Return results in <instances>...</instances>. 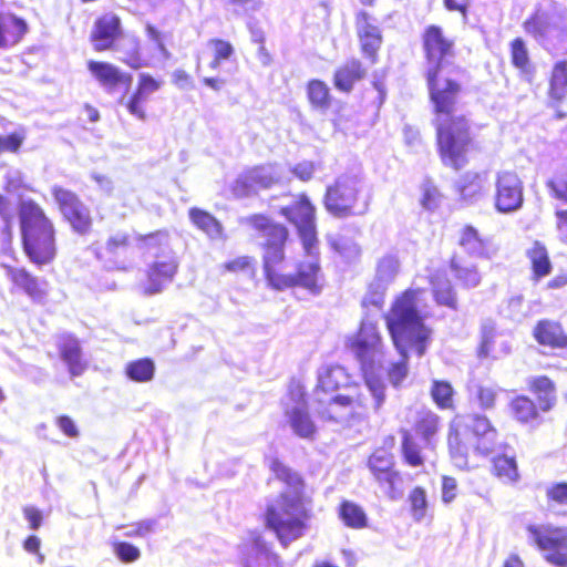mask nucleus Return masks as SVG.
<instances>
[{"mask_svg":"<svg viewBox=\"0 0 567 567\" xmlns=\"http://www.w3.org/2000/svg\"><path fill=\"white\" fill-rule=\"evenodd\" d=\"M426 292L410 289L399 297L386 316V326L400 358L384 368V351L380 332L370 320L361 322L360 330L347 341V347L359 361L367 388L373 396V409L379 411L385 400L386 385L399 386L408 375V352L423 355L430 342L431 330L424 324L429 316Z\"/></svg>","mask_w":567,"mask_h":567,"instance_id":"nucleus-1","label":"nucleus"},{"mask_svg":"<svg viewBox=\"0 0 567 567\" xmlns=\"http://www.w3.org/2000/svg\"><path fill=\"white\" fill-rule=\"evenodd\" d=\"M424 49L440 156L444 165L460 169L467 162L472 137L468 121L456 111L460 85L442 74L453 55V42L443 35L440 28L432 25L424 34Z\"/></svg>","mask_w":567,"mask_h":567,"instance_id":"nucleus-2","label":"nucleus"},{"mask_svg":"<svg viewBox=\"0 0 567 567\" xmlns=\"http://www.w3.org/2000/svg\"><path fill=\"white\" fill-rule=\"evenodd\" d=\"M313 400L316 411L327 421L351 425L364 415L367 398L352 386L350 374L341 365H323L318 370Z\"/></svg>","mask_w":567,"mask_h":567,"instance_id":"nucleus-3","label":"nucleus"},{"mask_svg":"<svg viewBox=\"0 0 567 567\" xmlns=\"http://www.w3.org/2000/svg\"><path fill=\"white\" fill-rule=\"evenodd\" d=\"M271 470L289 491L267 509V524L274 529L284 546L299 538L305 529L306 508L300 498L301 480L299 475L279 461H272Z\"/></svg>","mask_w":567,"mask_h":567,"instance_id":"nucleus-4","label":"nucleus"},{"mask_svg":"<svg viewBox=\"0 0 567 567\" xmlns=\"http://www.w3.org/2000/svg\"><path fill=\"white\" fill-rule=\"evenodd\" d=\"M281 214L297 228L308 256V260L298 266L297 275H288L292 279L290 287L300 286L316 292L320 289V267L317 258L315 207L302 195L293 204L282 207Z\"/></svg>","mask_w":567,"mask_h":567,"instance_id":"nucleus-5","label":"nucleus"},{"mask_svg":"<svg viewBox=\"0 0 567 567\" xmlns=\"http://www.w3.org/2000/svg\"><path fill=\"white\" fill-rule=\"evenodd\" d=\"M473 440L475 452L488 455L495 450L497 432L486 416H456L451 423L449 449L457 467H467L468 444Z\"/></svg>","mask_w":567,"mask_h":567,"instance_id":"nucleus-6","label":"nucleus"},{"mask_svg":"<svg viewBox=\"0 0 567 567\" xmlns=\"http://www.w3.org/2000/svg\"><path fill=\"white\" fill-rule=\"evenodd\" d=\"M23 247L37 265L51 262L56 254L54 229L42 209L33 203H23L20 213Z\"/></svg>","mask_w":567,"mask_h":567,"instance_id":"nucleus-7","label":"nucleus"},{"mask_svg":"<svg viewBox=\"0 0 567 567\" xmlns=\"http://www.w3.org/2000/svg\"><path fill=\"white\" fill-rule=\"evenodd\" d=\"M251 224L256 229L262 230L266 237L264 244V270L269 285L277 290L290 288L292 279L275 270V266L285 258L284 244L288 237L287 229L281 225L270 224L264 216H254Z\"/></svg>","mask_w":567,"mask_h":567,"instance_id":"nucleus-8","label":"nucleus"},{"mask_svg":"<svg viewBox=\"0 0 567 567\" xmlns=\"http://www.w3.org/2000/svg\"><path fill=\"white\" fill-rule=\"evenodd\" d=\"M527 530L530 542L544 551L548 563L567 567V528L529 526Z\"/></svg>","mask_w":567,"mask_h":567,"instance_id":"nucleus-9","label":"nucleus"},{"mask_svg":"<svg viewBox=\"0 0 567 567\" xmlns=\"http://www.w3.org/2000/svg\"><path fill=\"white\" fill-rule=\"evenodd\" d=\"M524 27L538 41L551 42L567 50V21L561 16L539 10Z\"/></svg>","mask_w":567,"mask_h":567,"instance_id":"nucleus-10","label":"nucleus"},{"mask_svg":"<svg viewBox=\"0 0 567 567\" xmlns=\"http://www.w3.org/2000/svg\"><path fill=\"white\" fill-rule=\"evenodd\" d=\"M524 202L523 182L511 171L498 172L495 178V208L499 213L518 210Z\"/></svg>","mask_w":567,"mask_h":567,"instance_id":"nucleus-11","label":"nucleus"},{"mask_svg":"<svg viewBox=\"0 0 567 567\" xmlns=\"http://www.w3.org/2000/svg\"><path fill=\"white\" fill-rule=\"evenodd\" d=\"M359 192V179L355 176H341L334 186L327 189L326 208L336 216L351 213Z\"/></svg>","mask_w":567,"mask_h":567,"instance_id":"nucleus-12","label":"nucleus"},{"mask_svg":"<svg viewBox=\"0 0 567 567\" xmlns=\"http://www.w3.org/2000/svg\"><path fill=\"white\" fill-rule=\"evenodd\" d=\"M279 173L274 165L256 166L243 172L233 185V193L237 197H247L260 189L269 188L279 181Z\"/></svg>","mask_w":567,"mask_h":567,"instance_id":"nucleus-13","label":"nucleus"},{"mask_svg":"<svg viewBox=\"0 0 567 567\" xmlns=\"http://www.w3.org/2000/svg\"><path fill=\"white\" fill-rule=\"evenodd\" d=\"M53 195L63 216L70 221L73 229L79 234L87 233L92 225V218L90 209L79 197L61 187H54Z\"/></svg>","mask_w":567,"mask_h":567,"instance_id":"nucleus-14","label":"nucleus"},{"mask_svg":"<svg viewBox=\"0 0 567 567\" xmlns=\"http://www.w3.org/2000/svg\"><path fill=\"white\" fill-rule=\"evenodd\" d=\"M178 269V261L174 256H164L155 260L146 271V281L142 289L145 296L161 293L169 285Z\"/></svg>","mask_w":567,"mask_h":567,"instance_id":"nucleus-15","label":"nucleus"},{"mask_svg":"<svg viewBox=\"0 0 567 567\" xmlns=\"http://www.w3.org/2000/svg\"><path fill=\"white\" fill-rule=\"evenodd\" d=\"M292 406H288L286 415L292 431L300 437L311 439L316 426L307 411V405L301 391L291 392Z\"/></svg>","mask_w":567,"mask_h":567,"instance_id":"nucleus-16","label":"nucleus"},{"mask_svg":"<svg viewBox=\"0 0 567 567\" xmlns=\"http://www.w3.org/2000/svg\"><path fill=\"white\" fill-rule=\"evenodd\" d=\"M87 69L109 92L114 91L121 85L125 86L126 90L131 86L132 75L122 72L111 63L89 61Z\"/></svg>","mask_w":567,"mask_h":567,"instance_id":"nucleus-17","label":"nucleus"},{"mask_svg":"<svg viewBox=\"0 0 567 567\" xmlns=\"http://www.w3.org/2000/svg\"><path fill=\"white\" fill-rule=\"evenodd\" d=\"M355 28L363 53L373 59L382 40L380 30L374 24V18L365 11H359L355 18Z\"/></svg>","mask_w":567,"mask_h":567,"instance_id":"nucleus-18","label":"nucleus"},{"mask_svg":"<svg viewBox=\"0 0 567 567\" xmlns=\"http://www.w3.org/2000/svg\"><path fill=\"white\" fill-rule=\"evenodd\" d=\"M138 86L136 92L132 95V97L125 102V97L121 99V104H125L128 112L136 116L137 118L144 121L146 115L145 111L142 107V103L147 101V99L159 90L162 82L155 80L147 73H141L138 75Z\"/></svg>","mask_w":567,"mask_h":567,"instance_id":"nucleus-19","label":"nucleus"},{"mask_svg":"<svg viewBox=\"0 0 567 567\" xmlns=\"http://www.w3.org/2000/svg\"><path fill=\"white\" fill-rule=\"evenodd\" d=\"M60 357L68 365L71 377L81 375L87 368L80 342L72 336H61L58 341Z\"/></svg>","mask_w":567,"mask_h":567,"instance_id":"nucleus-20","label":"nucleus"},{"mask_svg":"<svg viewBox=\"0 0 567 567\" xmlns=\"http://www.w3.org/2000/svg\"><path fill=\"white\" fill-rule=\"evenodd\" d=\"M120 33V19L114 14H105L95 23L92 41L96 51L111 48Z\"/></svg>","mask_w":567,"mask_h":567,"instance_id":"nucleus-21","label":"nucleus"},{"mask_svg":"<svg viewBox=\"0 0 567 567\" xmlns=\"http://www.w3.org/2000/svg\"><path fill=\"white\" fill-rule=\"evenodd\" d=\"M487 172H467L457 184L460 196L465 200H476L489 189Z\"/></svg>","mask_w":567,"mask_h":567,"instance_id":"nucleus-22","label":"nucleus"},{"mask_svg":"<svg viewBox=\"0 0 567 567\" xmlns=\"http://www.w3.org/2000/svg\"><path fill=\"white\" fill-rule=\"evenodd\" d=\"M27 30L28 25L22 19L0 12V48L17 44L25 34Z\"/></svg>","mask_w":567,"mask_h":567,"instance_id":"nucleus-23","label":"nucleus"},{"mask_svg":"<svg viewBox=\"0 0 567 567\" xmlns=\"http://www.w3.org/2000/svg\"><path fill=\"white\" fill-rule=\"evenodd\" d=\"M6 274L12 282L24 290V292L34 300L43 298L45 291L39 280L31 276L25 269L4 266Z\"/></svg>","mask_w":567,"mask_h":567,"instance_id":"nucleus-24","label":"nucleus"},{"mask_svg":"<svg viewBox=\"0 0 567 567\" xmlns=\"http://www.w3.org/2000/svg\"><path fill=\"white\" fill-rule=\"evenodd\" d=\"M534 336L544 346L551 348H564L567 346V336L561 327L553 321H540L534 330Z\"/></svg>","mask_w":567,"mask_h":567,"instance_id":"nucleus-25","label":"nucleus"},{"mask_svg":"<svg viewBox=\"0 0 567 567\" xmlns=\"http://www.w3.org/2000/svg\"><path fill=\"white\" fill-rule=\"evenodd\" d=\"M365 75V70L360 61L350 60L340 66L334 73V85L338 90L350 92L353 84Z\"/></svg>","mask_w":567,"mask_h":567,"instance_id":"nucleus-26","label":"nucleus"},{"mask_svg":"<svg viewBox=\"0 0 567 567\" xmlns=\"http://www.w3.org/2000/svg\"><path fill=\"white\" fill-rule=\"evenodd\" d=\"M440 417L430 410H422L417 413L415 432L425 442L426 447H434L433 437L439 431Z\"/></svg>","mask_w":567,"mask_h":567,"instance_id":"nucleus-27","label":"nucleus"},{"mask_svg":"<svg viewBox=\"0 0 567 567\" xmlns=\"http://www.w3.org/2000/svg\"><path fill=\"white\" fill-rule=\"evenodd\" d=\"M433 296L439 305L456 309V295L450 279L442 274H436L431 280Z\"/></svg>","mask_w":567,"mask_h":567,"instance_id":"nucleus-28","label":"nucleus"},{"mask_svg":"<svg viewBox=\"0 0 567 567\" xmlns=\"http://www.w3.org/2000/svg\"><path fill=\"white\" fill-rule=\"evenodd\" d=\"M567 95V61H558L554 64L549 79L550 99L561 102Z\"/></svg>","mask_w":567,"mask_h":567,"instance_id":"nucleus-29","label":"nucleus"},{"mask_svg":"<svg viewBox=\"0 0 567 567\" xmlns=\"http://www.w3.org/2000/svg\"><path fill=\"white\" fill-rule=\"evenodd\" d=\"M400 264L394 256H384L381 258L377 266L375 278L372 282V288L378 286L380 289L386 287L394 280L399 272Z\"/></svg>","mask_w":567,"mask_h":567,"instance_id":"nucleus-30","label":"nucleus"},{"mask_svg":"<svg viewBox=\"0 0 567 567\" xmlns=\"http://www.w3.org/2000/svg\"><path fill=\"white\" fill-rule=\"evenodd\" d=\"M433 447H426L425 443L423 446L409 433L404 432L403 441H402V453L405 462L410 466H421L426 460V450H432Z\"/></svg>","mask_w":567,"mask_h":567,"instance_id":"nucleus-31","label":"nucleus"},{"mask_svg":"<svg viewBox=\"0 0 567 567\" xmlns=\"http://www.w3.org/2000/svg\"><path fill=\"white\" fill-rule=\"evenodd\" d=\"M189 217L192 221L207 236L213 239L220 238L223 235V227L220 223L207 212L198 208H192L189 210Z\"/></svg>","mask_w":567,"mask_h":567,"instance_id":"nucleus-32","label":"nucleus"},{"mask_svg":"<svg viewBox=\"0 0 567 567\" xmlns=\"http://www.w3.org/2000/svg\"><path fill=\"white\" fill-rule=\"evenodd\" d=\"M328 241L334 251L347 259H353L360 254V247L348 233L331 234L328 236Z\"/></svg>","mask_w":567,"mask_h":567,"instance_id":"nucleus-33","label":"nucleus"},{"mask_svg":"<svg viewBox=\"0 0 567 567\" xmlns=\"http://www.w3.org/2000/svg\"><path fill=\"white\" fill-rule=\"evenodd\" d=\"M511 55L514 66L520 70L522 74H524L526 79L530 81L533 78L534 69L529 62L527 48L522 39L517 38L512 42Z\"/></svg>","mask_w":567,"mask_h":567,"instance_id":"nucleus-34","label":"nucleus"},{"mask_svg":"<svg viewBox=\"0 0 567 567\" xmlns=\"http://www.w3.org/2000/svg\"><path fill=\"white\" fill-rule=\"evenodd\" d=\"M532 389L538 395L540 409L550 410L556 401L554 383L547 377H538L532 381Z\"/></svg>","mask_w":567,"mask_h":567,"instance_id":"nucleus-35","label":"nucleus"},{"mask_svg":"<svg viewBox=\"0 0 567 567\" xmlns=\"http://www.w3.org/2000/svg\"><path fill=\"white\" fill-rule=\"evenodd\" d=\"M451 268L456 277L465 287L474 288L481 282V275L473 265H465L458 257L451 261Z\"/></svg>","mask_w":567,"mask_h":567,"instance_id":"nucleus-36","label":"nucleus"},{"mask_svg":"<svg viewBox=\"0 0 567 567\" xmlns=\"http://www.w3.org/2000/svg\"><path fill=\"white\" fill-rule=\"evenodd\" d=\"M495 475L505 483H516L519 478L517 464L514 457L502 455L493 460Z\"/></svg>","mask_w":567,"mask_h":567,"instance_id":"nucleus-37","label":"nucleus"},{"mask_svg":"<svg viewBox=\"0 0 567 567\" xmlns=\"http://www.w3.org/2000/svg\"><path fill=\"white\" fill-rule=\"evenodd\" d=\"M528 257L536 277H544L550 272L551 265L548 252L538 241L534 243L533 247L528 250Z\"/></svg>","mask_w":567,"mask_h":567,"instance_id":"nucleus-38","label":"nucleus"},{"mask_svg":"<svg viewBox=\"0 0 567 567\" xmlns=\"http://www.w3.org/2000/svg\"><path fill=\"white\" fill-rule=\"evenodd\" d=\"M460 245L463 247L470 255L475 257H481L485 252V243L478 236V233L472 226H466L461 235Z\"/></svg>","mask_w":567,"mask_h":567,"instance_id":"nucleus-39","label":"nucleus"},{"mask_svg":"<svg viewBox=\"0 0 567 567\" xmlns=\"http://www.w3.org/2000/svg\"><path fill=\"white\" fill-rule=\"evenodd\" d=\"M375 480L390 499L396 501L403 496L402 477L398 472L381 474Z\"/></svg>","mask_w":567,"mask_h":567,"instance_id":"nucleus-40","label":"nucleus"},{"mask_svg":"<svg viewBox=\"0 0 567 567\" xmlns=\"http://www.w3.org/2000/svg\"><path fill=\"white\" fill-rule=\"evenodd\" d=\"M251 542L247 548L257 551L262 557L261 567H282L279 556L270 550L260 535L252 536Z\"/></svg>","mask_w":567,"mask_h":567,"instance_id":"nucleus-41","label":"nucleus"},{"mask_svg":"<svg viewBox=\"0 0 567 567\" xmlns=\"http://www.w3.org/2000/svg\"><path fill=\"white\" fill-rule=\"evenodd\" d=\"M155 367L153 361L150 359H141L134 362H131L126 367L127 375L137 382H147L154 377Z\"/></svg>","mask_w":567,"mask_h":567,"instance_id":"nucleus-42","label":"nucleus"},{"mask_svg":"<svg viewBox=\"0 0 567 567\" xmlns=\"http://www.w3.org/2000/svg\"><path fill=\"white\" fill-rule=\"evenodd\" d=\"M431 395L441 409L453 408V395L454 390L452 385L446 381H434L431 388Z\"/></svg>","mask_w":567,"mask_h":567,"instance_id":"nucleus-43","label":"nucleus"},{"mask_svg":"<svg viewBox=\"0 0 567 567\" xmlns=\"http://www.w3.org/2000/svg\"><path fill=\"white\" fill-rule=\"evenodd\" d=\"M368 464L377 478L381 474L393 471V456L385 450H378L370 456Z\"/></svg>","mask_w":567,"mask_h":567,"instance_id":"nucleus-44","label":"nucleus"},{"mask_svg":"<svg viewBox=\"0 0 567 567\" xmlns=\"http://www.w3.org/2000/svg\"><path fill=\"white\" fill-rule=\"evenodd\" d=\"M340 514L343 522L350 527L359 528L365 525L367 517L363 509L351 502L342 504Z\"/></svg>","mask_w":567,"mask_h":567,"instance_id":"nucleus-45","label":"nucleus"},{"mask_svg":"<svg viewBox=\"0 0 567 567\" xmlns=\"http://www.w3.org/2000/svg\"><path fill=\"white\" fill-rule=\"evenodd\" d=\"M512 410L515 417L520 422H528L537 416V410L532 400L526 396H518L512 402Z\"/></svg>","mask_w":567,"mask_h":567,"instance_id":"nucleus-46","label":"nucleus"},{"mask_svg":"<svg viewBox=\"0 0 567 567\" xmlns=\"http://www.w3.org/2000/svg\"><path fill=\"white\" fill-rule=\"evenodd\" d=\"M308 96L311 104L316 107L324 109L329 106V89L319 80H312L309 82Z\"/></svg>","mask_w":567,"mask_h":567,"instance_id":"nucleus-47","label":"nucleus"},{"mask_svg":"<svg viewBox=\"0 0 567 567\" xmlns=\"http://www.w3.org/2000/svg\"><path fill=\"white\" fill-rule=\"evenodd\" d=\"M409 501L411 504L412 515L416 522H421L426 514L427 508V498L426 492L422 487H415L409 495Z\"/></svg>","mask_w":567,"mask_h":567,"instance_id":"nucleus-48","label":"nucleus"},{"mask_svg":"<svg viewBox=\"0 0 567 567\" xmlns=\"http://www.w3.org/2000/svg\"><path fill=\"white\" fill-rule=\"evenodd\" d=\"M255 535L259 534L256 532H250L248 534L247 539L243 543L240 547L241 563L244 567H261L262 557H260L257 551L247 548L251 545V538Z\"/></svg>","mask_w":567,"mask_h":567,"instance_id":"nucleus-49","label":"nucleus"},{"mask_svg":"<svg viewBox=\"0 0 567 567\" xmlns=\"http://www.w3.org/2000/svg\"><path fill=\"white\" fill-rule=\"evenodd\" d=\"M546 187L551 197L567 203V177L554 176L547 181Z\"/></svg>","mask_w":567,"mask_h":567,"instance_id":"nucleus-50","label":"nucleus"},{"mask_svg":"<svg viewBox=\"0 0 567 567\" xmlns=\"http://www.w3.org/2000/svg\"><path fill=\"white\" fill-rule=\"evenodd\" d=\"M25 135L23 132H14L9 135H0V153H16L21 147Z\"/></svg>","mask_w":567,"mask_h":567,"instance_id":"nucleus-51","label":"nucleus"},{"mask_svg":"<svg viewBox=\"0 0 567 567\" xmlns=\"http://www.w3.org/2000/svg\"><path fill=\"white\" fill-rule=\"evenodd\" d=\"M114 550L117 557L125 563L135 561L141 556L137 547L124 542L115 544Z\"/></svg>","mask_w":567,"mask_h":567,"instance_id":"nucleus-52","label":"nucleus"},{"mask_svg":"<svg viewBox=\"0 0 567 567\" xmlns=\"http://www.w3.org/2000/svg\"><path fill=\"white\" fill-rule=\"evenodd\" d=\"M498 390L495 386H478L477 399L483 409H492L495 403Z\"/></svg>","mask_w":567,"mask_h":567,"instance_id":"nucleus-53","label":"nucleus"},{"mask_svg":"<svg viewBox=\"0 0 567 567\" xmlns=\"http://www.w3.org/2000/svg\"><path fill=\"white\" fill-rule=\"evenodd\" d=\"M440 193L433 185H425L423 188L422 205L424 208L432 210L435 209L440 203Z\"/></svg>","mask_w":567,"mask_h":567,"instance_id":"nucleus-54","label":"nucleus"},{"mask_svg":"<svg viewBox=\"0 0 567 567\" xmlns=\"http://www.w3.org/2000/svg\"><path fill=\"white\" fill-rule=\"evenodd\" d=\"M547 497L560 505H567V483L554 484L546 491Z\"/></svg>","mask_w":567,"mask_h":567,"instance_id":"nucleus-55","label":"nucleus"},{"mask_svg":"<svg viewBox=\"0 0 567 567\" xmlns=\"http://www.w3.org/2000/svg\"><path fill=\"white\" fill-rule=\"evenodd\" d=\"M128 244V236L125 233H116L112 235L105 244V252L115 255L118 249L126 247Z\"/></svg>","mask_w":567,"mask_h":567,"instance_id":"nucleus-56","label":"nucleus"},{"mask_svg":"<svg viewBox=\"0 0 567 567\" xmlns=\"http://www.w3.org/2000/svg\"><path fill=\"white\" fill-rule=\"evenodd\" d=\"M457 495V483L456 480L450 476H443L442 480V501L445 504H450L455 499Z\"/></svg>","mask_w":567,"mask_h":567,"instance_id":"nucleus-57","label":"nucleus"},{"mask_svg":"<svg viewBox=\"0 0 567 567\" xmlns=\"http://www.w3.org/2000/svg\"><path fill=\"white\" fill-rule=\"evenodd\" d=\"M526 311L524 310V299L522 296H517L512 298L508 301V316L515 320L520 321L526 317Z\"/></svg>","mask_w":567,"mask_h":567,"instance_id":"nucleus-58","label":"nucleus"},{"mask_svg":"<svg viewBox=\"0 0 567 567\" xmlns=\"http://www.w3.org/2000/svg\"><path fill=\"white\" fill-rule=\"evenodd\" d=\"M251 261L252 259L250 257L243 256L225 262L223 268L229 272H244L251 268Z\"/></svg>","mask_w":567,"mask_h":567,"instance_id":"nucleus-59","label":"nucleus"},{"mask_svg":"<svg viewBox=\"0 0 567 567\" xmlns=\"http://www.w3.org/2000/svg\"><path fill=\"white\" fill-rule=\"evenodd\" d=\"M210 45L214 48L215 56L221 61L229 59L234 53L233 45L227 41L214 39L210 41Z\"/></svg>","mask_w":567,"mask_h":567,"instance_id":"nucleus-60","label":"nucleus"},{"mask_svg":"<svg viewBox=\"0 0 567 567\" xmlns=\"http://www.w3.org/2000/svg\"><path fill=\"white\" fill-rule=\"evenodd\" d=\"M384 291H385V289H380V288H378V286H374L372 288V284H371L369 287L368 293L363 298L362 305L363 306L371 305L377 308L381 307L383 303Z\"/></svg>","mask_w":567,"mask_h":567,"instance_id":"nucleus-61","label":"nucleus"},{"mask_svg":"<svg viewBox=\"0 0 567 567\" xmlns=\"http://www.w3.org/2000/svg\"><path fill=\"white\" fill-rule=\"evenodd\" d=\"M291 172L300 178L301 181H309L312 177L315 172V166L312 162H302L297 164Z\"/></svg>","mask_w":567,"mask_h":567,"instance_id":"nucleus-62","label":"nucleus"},{"mask_svg":"<svg viewBox=\"0 0 567 567\" xmlns=\"http://www.w3.org/2000/svg\"><path fill=\"white\" fill-rule=\"evenodd\" d=\"M56 424L60 427V430L70 437H76L79 435V431L75 423L69 416L58 417Z\"/></svg>","mask_w":567,"mask_h":567,"instance_id":"nucleus-63","label":"nucleus"},{"mask_svg":"<svg viewBox=\"0 0 567 567\" xmlns=\"http://www.w3.org/2000/svg\"><path fill=\"white\" fill-rule=\"evenodd\" d=\"M25 519L30 523V528L38 529L42 523V514L39 509L28 506L23 509Z\"/></svg>","mask_w":567,"mask_h":567,"instance_id":"nucleus-64","label":"nucleus"}]
</instances>
